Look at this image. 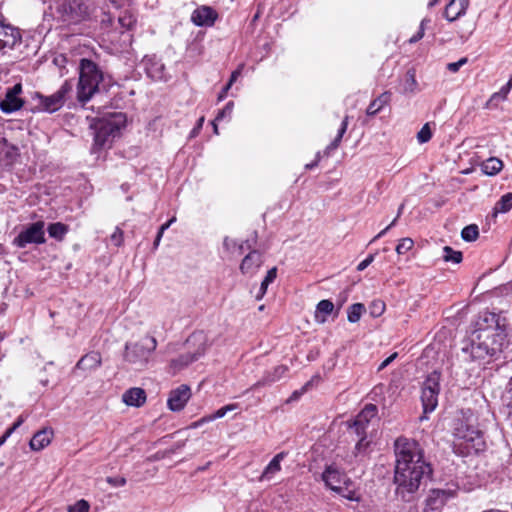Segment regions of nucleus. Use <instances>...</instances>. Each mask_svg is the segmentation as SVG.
Here are the masks:
<instances>
[{
	"label": "nucleus",
	"mask_w": 512,
	"mask_h": 512,
	"mask_svg": "<svg viewBox=\"0 0 512 512\" xmlns=\"http://www.w3.org/2000/svg\"><path fill=\"white\" fill-rule=\"evenodd\" d=\"M395 494L404 502H412L422 486L432 479L433 468L424 456V450L414 439L399 437L394 442Z\"/></svg>",
	"instance_id": "1"
},
{
	"label": "nucleus",
	"mask_w": 512,
	"mask_h": 512,
	"mask_svg": "<svg viewBox=\"0 0 512 512\" xmlns=\"http://www.w3.org/2000/svg\"><path fill=\"white\" fill-rule=\"evenodd\" d=\"M507 327V319L502 312H481L469 343L461 349L462 360L481 364L496 358L505 344Z\"/></svg>",
	"instance_id": "2"
},
{
	"label": "nucleus",
	"mask_w": 512,
	"mask_h": 512,
	"mask_svg": "<svg viewBox=\"0 0 512 512\" xmlns=\"http://www.w3.org/2000/svg\"><path fill=\"white\" fill-rule=\"evenodd\" d=\"M476 418L471 410L461 411L453 419L452 434L454 436V452L461 456H468L484 451L486 447L484 435L476 425Z\"/></svg>",
	"instance_id": "3"
},
{
	"label": "nucleus",
	"mask_w": 512,
	"mask_h": 512,
	"mask_svg": "<svg viewBox=\"0 0 512 512\" xmlns=\"http://www.w3.org/2000/svg\"><path fill=\"white\" fill-rule=\"evenodd\" d=\"M126 121L127 117L123 112H107L96 118L91 124L94 136L92 152L96 153L109 145L125 126Z\"/></svg>",
	"instance_id": "4"
},
{
	"label": "nucleus",
	"mask_w": 512,
	"mask_h": 512,
	"mask_svg": "<svg viewBox=\"0 0 512 512\" xmlns=\"http://www.w3.org/2000/svg\"><path fill=\"white\" fill-rule=\"evenodd\" d=\"M103 80V73L98 65L90 59L83 58L79 64V81L77 85V99L86 103L98 91Z\"/></svg>",
	"instance_id": "5"
},
{
	"label": "nucleus",
	"mask_w": 512,
	"mask_h": 512,
	"mask_svg": "<svg viewBox=\"0 0 512 512\" xmlns=\"http://www.w3.org/2000/svg\"><path fill=\"white\" fill-rule=\"evenodd\" d=\"M73 90V83L70 80H66L61 87L52 95L45 96L40 92H35L33 96V100L37 101L33 111L34 112H46V113H54L60 110L66 100L68 95L71 94Z\"/></svg>",
	"instance_id": "6"
},
{
	"label": "nucleus",
	"mask_w": 512,
	"mask_h": 512,
	"mask_svg": "<svg viewBox=\"0 0 512 512\" xmlns=\"http://www.w3.org/2000/svg\"><path fill=\"white\" fill-rule=\"evenodd\" d=\"M440 381L441 373L437 370H434L428 374L423 381L421 389V401L424 414L434 411L438 405Z\"/></svg>",
	"instance_id": "7"
},
{
	"label": "nucleus",
	"mask_w": 512,
	"mask_h": 512,
	"mask_svg": "<svg viewBox=\"0 0 512 512\" xmlns=\"http://www.w3.org/2000/svg\"><path fill=\"white\" fill-rule=\"evenodd\" d=\"M157 347V340L152 337H146L140 342L125 345L124 358L127 362L139 366L145 365L151 353Z\"/></svg>",
	"instance_id": "8"
},
{
	"label": "nucleus",
	"mask_w": 512,
	"mask_h": 512,
	"mask_svg": "<svg viewBox=\"0 0 512 512\" xmlns=\"http://www.w3.org/2000/svg\"><path fill=\"white\" fill-rule=\"evenodd\" d=\"M46 242L45 238V222L39 220L27 224L13 239L12 244L17 248H26L30 244L41 245Z\"/></svg>",
	"instance_id": "9"
},
{
	"label": "nucleus",
	"mask_w": 512,
	"mask_h": 512,
	"mask_svg": "<svg viewBox=\"0 0 512 512\" xmlns=\"http://www.w3.org/2000/svg\"><path fill=\"white\" fill-rule=\"evenodd\" d=\"M64 22L76 24L89 16L88 5L84 0H63L57 8Z\"/></svg>",
	"instance_id": "10"
},
{
	"label": "nucleus",
	"mask_w": 512,
	"mask_h": 512,
	"mask_svg": "<svg viewBox=\"0 0 512 512\" xmlns=\"http://www.w3.org/2000/svg\"><path fill=\"white\" fill-rule=\"evenodd\" d=\"M198 343V347L193 352L188 351L171 360V367L175 370H181L189 364L198 360L206 351L204 337L201 334H193L187 339V344Z\"/></svg>",
	"instance_id": "11"
},
{
	"label": "nucleus",
	"mask_w": 512,
	"mask_h": 512,
	"mask_svg": "<svg viewBox=\"0 0 512 512\" xmlns=\"http://www.w3.org/2000/svg\"><path fill=\"white\" fill-rule=\"evenodd\" d=\"M191 397V389L188 385L182 384L171 390L167 405L171 411H181Z\"/></svg>",
	"instance_id": "12"
},
{
	"label": "nucleus",
	"mask_w": 512,
	"mask_h": 512,
	"mask_svg": "<svg viewBox=\"0 0 512 512\" xmlns=\"http://www.w3.org/2000/svg\"><path fill=\"white\" fill-rule=\"evenodd\" d=\"M145 72L149 78L155 81H166L167 73L165 65L155 55L145 56L142 60Z\"/></svg>",
	"instance_id": "13"
},
{
	"label": "nucleus",
	"mask_w": 512,
	"mask_h": 512,
	"mask_svg": "<svg viewBox=\"0 0 512 512\" xmlns=\"http://www.w3.org/2000/svg\"><path fill=\"white\" fill-rule=\"evenodd\" d=\"M218 18V13L212 7L200 6L191 15V21L198 27L213 26Z\"/></svg>",
	"instance_id": "14"
},
{
	"label": "nucleus",
	"mask_w": 512,
	"mask_h": 512,
	"mask_svg": "<svg viewBox=\"0 0 512 512\" xmlns=\"http://www.w3.org/2000/svg\"><path fill=\"white\" fill-rule=\"evenodd\" d=\"M322 480L325 482V485L334 492H337L338 487H341L342 483H351L350 479H348L345 474L341 473L332 465L325 468L322 473Z\"/></svg>",
	"instance_id": "15"
},
{
	"label": "nucleus",
	"mask_w": 512,
	"mask_h": 512,
	"mask_svg": "<svg viewBox=\"0 0 512 512\" xmlns=\"http://www.w3.org/2000/svg\"><path fill=\"white\" fill-rule=\"evenodd\" d=\"M454 496V492L444 489H433L426 499V507L431 511L441 509Z\"/></svg>",
	"instance_id": "16"
},
{
	"label": "nucleus",
	"mask_w": 512,
	"mask_h": 512,
	"mask_svg": "<svg viewBox=\"0 0 512 512\" xmlns=\"http://www.w3.org/2000/svg\"><path fill=\"white\" fill-rule=\"evenodd\" d=\"M21 39L18 28L4 25L0 29V50L12 49Z\"/></svg>",
	"instance_id": "17"
},
{
	"label": "nucleus",
	"mask_w": 512,
	"mask_h": 512,
	"mask_svg": "<svg viewBox=\"0 0 512 512\" xmlns=\"http://www.w3.org/2000/svg\"><path fill=\"white\" fill-rule=\"evenodd\" d=\"M287 371L288 367L285 365H278L272 370L266 371L262 378L251 387V390L272 385L273 383L279 381Z\"/></svg>",
	"instance_id": "18"
},
{
	"label": "nucleus",
	"mask_w": 512,
	"mask_h": 512,
	"mask_svg": "<svg viewBox=\"0 0 512 512\" xmlns=\"http://www.w3.org/2000/svg\"><path fill=\"white\" fill-rule=\"evenodd\" d=\"M52 438L53 430L51 428H43L33 435L29 446L33 451H40L51 443Z\"/></svg>",
	"instance_id": "19"
},
{
	"label": "nucleus",
	"mask_w": 512,
	"mask_h": 512,
	"mask_svg": "<svg viewBox=\"0 0 512 512\" xmlns=\"http://www.w3.org/2000/svg\"><path fill=\"white\" fill-rule=\"evenodd\" d=\"M102 364V357L99 352L91 351L82 356L77 362L75 369L92 371L99 368Z\"/></svg>",
	"instance_id": "20"
},
{
	"label": "nucleus",
	"mask_w": 512,
	"mask_h": 512,
	"mask_svg": "<svg viewBox=\"0 0 512 512\" xmlns=\"http://www.w3.org/2000/svg\"><path fill=\"white\" fill-rule=\"evenodd\" d=\"M468 6L460 0H451L446 5L443 15L447 21L453 22L466 13Z\"/></svg>",
	"instance_id": "21"
},
{
	"label": "nucleus",
	"mask_w": 512,
	"mask_h": 512,
	"mask_svg": "<svg viewBox=\"0 0 512 512\" xmlns=\"http://www.w3.org/2000/svg\"><path fill=\"white\" fill-rule=\"evenodd\" d=\"M262 263V255L257 250H251L242 260L240 270L242 273H254Z\"/></svg>",
	"instance_id": "22"
},
{
	"label": "nucleus",
	"mask_w": 512,
	"mask_h": 512,
	"mask_svg": "<svg viewBox=\"0 0 512 512\" xmlns=\"http://www.w3.org/2000/svg\"><path fill=\"white\" fill-rule=\"evenodd\" d=\"M287 454L285 451L276 454L262 472L261 480L272 479L281 470V462L286 458Z\"/></svg>",
	"instance_id": "23"
},
{
	"label": "nucleus",
	"mask_w": 512,
	"mask_h": 512,
	"mask_svg": "<svg viewBox=\"0 0 512 512\" xmlns=\"http://www.w3.org/2000/svg\"><path fill=\"white\" fill-rule=\"evenodd\" d=\"M122 399L128 406L140 407L146 401V393L141 388H130L123 394Z\"/></svg>",
	"instance_id": "24"
},
{
	"label": "nucleus",
	"mask_w": 512,
	"mask_h": 512,
	"mask_svg": "<svg viewBox=\"0 0 512 512\" xmlns=\"http://www.w3.org/2000/svg\"><path fill=\"white\" fill-rule=\"evenodd\" d=\"M24 101L9 92H6L3 100L0 101V110L3 113L10 114L22 108Z\"/></svg>",
	"instance_id": "25"
},
{
	"label": "nucleus",
	"mask_w": 512,
	"mask_h": 512,
	"mask_svg": "<svg viewBox=\"0 0 512 512\" xmlns=\"http://www.w3.org/2000/svg\"><path fill=\"white\" fill-rule=\"evenodd\" d=\"M391 96V92H383L369 104L366 114L368 116H375L378 114L391 101Z\"/></svg>",
	"instance_id": "26"
},
{
	"label": "nucleus",
	"mask_w": 512,
	"mask_h": 512,
	"mask_svg": "<svg viewBox=\"0 0 512 512\" xmlns=\"http://www.w3.org/2000/svg\"><path fill=\"white\" fill-rule=\"evenodd\" d=\"M512 89V76L509 81L500 89V91L495 92L491 95L489 100L486 103V108H493L498 105L499 102L504 101L507 98V95Z\"/></svg>",
	"instance_id": "27"
},
{
	"label": "nucleus",
	"mask_w": 512,
	"mask_h": 512,
	"mask_svg": "<svg viewBox=\"0 0 512 512\" xmlns=\"http://www.w3.org/2000/svg\"><path fill=\"white\" fill-rule=\"evenodd\" d=\"M502 168L503 162L496 157H490L481 164L482 172L489 176L498 174Z\"/></svg>",
	"instance_id": "28"
},
{
	"label": "nucleus",
	"mask_w": 512,
	"mask_h": 512,
	"mask_svg": "<svg viewBox=\"0 0 512 512\" xmlns=\"http://www.w3.org/2000/svg\"><path fill=\"white\" fill-rule=\"evenodd\" d=\"M49 236L57 241H63L69 232V226L62 222L51 223L47 227Z\"/></svg>",
	"instance_id": "29"
},
{
	"label": "nucleus",
	"mask_w": 512,
	"mask_h": 512,
	"mask_svg": "<svg viewBox=\"0 0 512 512\" xmlns=\"http://www.w3.org/2000/svg\"><path fill=\"white\" fill-rule=\"evenodd\" d=\"M334 304L332 301L328 299L321 300L316 306V321L319 323H324L326 321V316L330 315L333 312Z\"/></svg>",
	"instance_id": "30"
},
{
	"label": "nucleus",
	"mask_w": 512,
	"mask_h": 512,
	"mask_svg": "<svg viewBox=\"0 0 512 512\" xmlns=\"http://www.w3.org/2000/svg\"><path fill=\"white\" fill-rule=\"evenodd\" d=\"M347 126H348V116H345L341 123V126L338 130L337 136L325 149V152L327 154H329L331 151L336 150L339 147L341 140L343 138V135L345 134V132L347 130Z\"/></svg>",
	"instance_id": "31"
},
{
	"label": "nucleus",
	"mask_w": 512,
	"mask_h": 512,
	"mask_svg": "<svg viewBox=\"0 0 512 512\" xmlns=\"http://www.w3.org/2000/svg\"><path fill=\"white\" fill-rule=\"evenodd\" d=\"M512 208V193H506L496 202L494 206V213H506Z\"/></svg>",
	"instance_id": "32"
},
{
	"label": "nucleus",
	"mask_w": 512,
	"mask_h": 512,
	"mask_svg": "<svg viewBox=\"0 0 512 512\" xmlns=\"http://www.w3.org/2000/svg\"><path fill=\"white\" fill-rule=\"evenodd\" d=\"M365 310V306L362 303L352 304L347 310L348 321L350 323H357Z\"/></svg>",
	"instance_id": "33"
},
{
	"label": "nucleus",
	"mask_w": 512,
	"mask_h": 512,
	"mask_svg": "<svg viewBox=\"0 0 512 512\" xmlns=\"http://www.w3.org/2000/svg\"><path fill=\"white\" fill-rule=\"evenodd\" d=\"M443 260L445 262H452L454 264H459L463 260V255L461 251L454 250L450 246H445L443 248Z\"/></svg>",
	"instance_id": "34"
},
{
	"label": "nucleus",
	"mask_w": 512,
	"mask_h": 512,
	"mask_svg": "<svg viewBox=\"0 0 512 512\" xmlns=\"http://www.w3.org/2000/svg\"><path fill=\"white\" fill-rule=\"evenodd\" d=\"M369 424L364 422L363 420L355 417L351 424H349V429L351 432L356 434L358 437H367V429Z\"/></svg>",
	"instance_id": "35"
},
{
	"label": "nucleus",
	"mask_w": 512,
	"mask_h": 512,
	"mask_svg": "<svg viewBox=\"0 0 512 512\" xmlns=\"http://www.w3.org/2000/svg\"><path fill=\"white\" fill-rule=\"evenodd\" d=\"M479 236V229L476 224H470L461 231V237L466 242L475 241Z\"/></svg>",
	"instance_id": "36"
},
{
	"label": "nucleus",
	"mask_w": 512,
	"mask_h": 512,
	"mask_svg": "<svg viewBox=\"0 0 512 512\" xmlns=\"http://www.w3.org/2000/svg\"><path fill=\"white\" fill-rule=\"evenodd\" d=\"M376 415L377 407L374 404H367L356 417L370 425L371 419L376 417Z\"/></svg>",
	"instance_id": "37"
},
{
	"label": "nucleus",
	"mask_w": 512,
	"mask_h": 512,
	"mask_svg": "<svg viewBox=\"0 0 512 512\" xmlns=\"http://www.w3.org/2000/svg\"><path fill=\"white\" fill-rule=\"evenodd\" d=\"M136 22V18L129 11H124L118 17V23L122 28L131 29Z\"/></svg>",
	"instance_id": "38"
},
{
	"label": "nucleus",
	"mask_w": 512,
	"mask_h": 512,
	"mask_svg": "<svg viewBox=\"0 0 512 512\" xmlns=\"http://www.w3.org/2000/svg\"><path fill=\"white\" fill-rule=\"evenodd\" d=\"M25 421V418L23 415H20L17 420L14 422V424L6 430V432L0 437V446H2L6 440L10 437V435L22 425V423Z\"/></svg>",
	"instance_id": "39"
},
{
	"label": "nucleus",
	"mask_w": 512,
	"mask_h": 512,
	"mask_svg": "<svg viewBox=\"0 0 512 512\" xmlns=\"http://www.w3.org/2000/svg\"><path fill=\"white\" fill-rule=\"evenodd\" d=\"M414 246V241L411 238H402L396 246V252L401 255L411 250Z\"/></svg>",
	"instance_id": "40"
},
{
	"label": "nucleus",
	"mask_w": 512,
	"mask_h": 512,
	"mask_svg": "<svg viewBox=\"0 0 512 512\" xmlns=\"http://www.w3.org/2000/svg\"><path fill=\"white\" fill-rule=\"evenodd\" d=\"M369 445L370 441L367 440V437H359V440L355 445L354 455L358 457L359 455L367 454Z\"/></svg>",
	"instance_id": "41"
},
{
	"label": "nucleus",
	"mask_w": 512,
	"mask_h": 512,
	"mask_svg": "<svg viewBox=\"0 0 512 512\" xmlns=\"http://www.w3.org/2000/svg\"><path fill=\"white\" fill-rule=\"evenodd\" d=\"M238 408V404H228L218 409L214 414L209 416L208 420H215L224 417L229 411H233Z\"/></svg>",
	"instance_id": "42"
},
{
	"label": "nucleus",
	"mask_w": 512,
	"mask_h": 512,
	"mask_svg": "<svg viewBox=\"0 0 512 512\" xmlns=\"http://www.w3.org/2000/svg\"><path fill=\"white\" fill-rule=\"evenodd\" d=\"M345 487H338L337 492L339 495H341L343 498L350 500V501H359L360 498L356 496V493L354 490H351L348 488V484H345Z\"/></svg>",
	"instance_id": "43"
},
{
	"label": "nucleus",
	"mask_w": 512,
	"mask_h": 512,
	"mask_svg": "<svg viewBox=\"0 0 512 512\" xmlns=\"http://www.w3.org/2000/svg\"><path fill=\"white\" fill-rule=\"evenodd\" d=\"M432 137V131L428 123L424 124L420 131L417 133L418 142L423 144L428 142Z\"/></svg>",
	"instance_id": "44"
},
{
	"label": "nucleus",
	"mask_w": 512,
	"mask_h": 512,
	"mask_svg": "<svg viewBox=\"0 0 512 512\" xmlns=\"http://www.w3.org/2000/svg\"><path fill=\"white\" fill-rule=\"evenodd\" d=\"M233 108H234V102L233 101L227 102L226 105L221 110H219L218 114L215 117V121H221L225 117H230L232 114Z\"/></svg>",
	"instance_id": "45"
},
{
	"label": "nucleus",
	"mask_w": 512,
	"mask_h": 512,
	"mask_svg": "<svg viewBox=\"0 0 512 512\" xmlns=\"http://www.w3.org/2000/svg\"><path fill=\"white\" fill-rule=\"evenodd\" d=\"M257 238H258L257 232L254 231L250 238H248L247 240H245L244 242L239 244V246H238L239 253H242L245 249L253 250L252 248L256 244Z\"/></svg>",
	"instance_id": "46"
},
{
	"label": "nucleus",
	"mask_w": 512,
	"mask_h": 512,
	"mask_svg": "<svg viewBox=\"0 0 512 512\" xmlns=\"http://www.w3.org/2000/svg\"><path fill=\"white\" fill-rule=\"evenodd\" d=\"M90 504L84 500H78L74 505L69 506L68 512H89Z\"/></svg>",
	"instance_id": "47"
},
{
	"label": "nucleus",
	"mask_w": 512,
	"mask_h": 512,
	"mask_svg": "<svg viewBox=\"0 0 512 512\" xmlns=\"http://www.w3.org/2000/svg\"><path fill=\"white\" fill-rule=\"evenodd\" d=\"M430 22V19H427V18H424L421 23H420V26H419V30L417 31V33L415 35H413L410 39H409V42L410 43H416L418 42L419 40H421L425 34V28H426V24Z\"/></svg>",
	"instance_id": "48"
},
{
	"label": "nucleus",
	"mask_w": 512,
	"mask_h": 512,
	"mask_svg": "<svg viewBox=\"0 0 512 512\" xmlns=\"http://www.w3.org/2000/svg\"><path fill=\"white\" fill-rule=\"evenodd\" d=\"M505 393L507 398V408L509 410V415L512 417V375L510 376L506 386Z\"/></svg>",
	"instance_id": "49"
},
{
	"label": "nucleus",
	"mask_w": 512,
	"mask_h": 512,
	"mask_svg": "<svg viewBox=\"0 0 512 512\" xmlns=\"http://www.w3.org/2000/svg\"><path fill=\"white\" fill-rule=\"evenodd\" d=\"M110 240L113 245L120 247L123 243V231L119 227H116L115 231L110 236Z\"/></svg>",
	"instance_id": "50"
},
{
	"label": "nucleus",
	"mask_w": 512,
	"mask_h": 512,
	"mask_svg": "<svg viewBox=\"0 0 512 512\" xmlns=\"http://www.w3.org/2000/svg\"><path fill=\"white\" fill-rule=\"evenodd\" d=\"M403 208H404V204H401V205H400V207H399V209H398L397 216L394 218V220H393V221H392V222H391V223H390V224H389L385 229H383L381 232H379V233H378V234L373 238V240H372V241H375V240H377V239H379V238L383 237V236L387 233V231H388L391 227H393V226L396 224V221H397V219L400 217V215H401V213H402V211H403Z\"/></svg>",
	"instance_id": "51"
},
{
	"label": "nucleus",
	"mask_w": 512,
	"mask_h": 512,
	"mask_svg": "<svg viewBox=\"0 0 512 512\" xmlns=\"http://www.w3.org/2000/svg\"><path fill=\"white\" fill-rule=\"evenodd\" d=\"M468 62L467 57L459 59L457 62H451L447 64V69L450 72L456 73L459 69Z\"/></svg>",
	"instance_id": "52"
},
{
	"label": "nucleus",
	"mask_w": 512,
	"mask_h": 512,
	"mask_svg": "<svg viewBox=\"0 0 512 512\" xmlns=\"http://www.w3.org/2000/svg\"><path fill=\"white\" fill-rule=\"evenodd\" d=\"M107 483H109L112 487H122L126 484V479L121 476H115V477H107L106 478Z\"/></svg>",
	"instance_id": "53"
},
{
	"label": "nucleus",
	"mask_w": 512,
	"mask_h": 512,
	"mask_svg": "<svg viewBox=\"0 0 512 512\" xmlns=\"http://www.w3.org/2000/svg\"><path fill=\"white\" fill-rule=\"evenodd\" d=\"M374 258H375V255L374 254H370L366 257V259H364L363 261H361L358 266H357V270L358 271H363L365 270L373 261H374Z\"/></svg>",
	"instance_id": "54"
},
{
	"label": "nucleus",
	"mask_w": 512,
	"mask_h": 512,
	"mask_svg": "<svg viewBox=\"0 0 512 512\" xmlns=\"http://www.w3.org/2000/svg\"><path fill=\"white\" fill-rule=\"evenodd\" d=\"M309 386V383H306L305 386L302 387L301 390L294 391L291 396L287 399V403H290L292 401H296L300 398V396L306 391L307 387Z\"/></svg>",
	"instance_id": "55"
},
{
	"label": "nucleus",
	"mask_w": 512,
	"mask_h": 512,
	"mask_svg": "<svg viewBox=\"0 0 512 512\" xmlns=\"http://www.w3.org/2000/svg\"><path fill=\"white\" fill-rule=\"evenodd\" d=\"M205 119L204 117H200L196 123V125L194 126V128L191 130V133H190V136L191 137H195L199 134V132L201 131L202 127H203V123H204Z\"/></svg>",
	"instance_id": "56"
},
{
	"label": "nucleus",
	"mask_w": 512,
	"mask_h": 512,
	"mask_svg": "<svg viewBox=\"0 0 512 512\" xmlns=\"http://www.w3.org/2000/svg\"><path fill=\"white\" fill-rule=\"evenodd\" d=\"M277 276V268L273 267L270 270H268L265 278L263 279L266 283L271 284Z\"/></svg>",
	"instance_id": "57"
},
{
	"label": "nucleus",
	"mask_w": 512,
	"mask_h": 512,
	"mask_svg": "<svg viewBox=\"0 0 512 512\" xmlns=\"http://www.w3.org/2000/svg\"><path fill=\"white\" fill-rule=\"evenodd\" d=\"M384 308H385V305L384 303H373V309L374 311H372V314L374 316H379L382 314V312L384 311Z\"/></svg>",
	"instance_id": "58"
},
{
	"label": "nucleus",
	"mask_w": 512,
	"mask_h": 512,
	"mask_svg": "<svg viewBox=\"0 0 512 512\" xmlns=\"http://www.w3.org/2000/svg\"><path fill=\"white\" fill-rule=\"evenodd\" d=\"M396 357L397 353H393L392 355H390L380 364L378 370H383L384 368H386Z\"/></svg>",
	"instance_id": "59"
},
{
	"label": "nucleus",
	"mask_w": 512,
	"mask_h": 512,
	"mask_svg": "<svg viewBox=\"0 0 512 512\" xmlns=\"http://www.w3.org/2000/svg\"><path fill=\"white\" fill-rule=\"evenodd\" d=\"M7 92L19 97L22 92V85L20 83L15 84L12 88L8 89Z\"/></svg>",
	"instance_id": "60"
},
{
	"label": "nucleus",
	"mask_w": 512,
	"mask_h": 512,
	"mask_svg": "<svg viewBox=\"0 0 512 512\" xmlns=\"http://www.w3.org/2000/svg\"><path fill=\"white\" fill-rule=\"evenodd\" d=\"M223 245L224 247L227 249V250H230L231 248H234V247H238L239 245L236 243V241H234L233 239H230L228 237H225L224 239V242H223Z\"/></svg>",
	"instance_id": "61"
},
{
	"label": "nucleus",
	"mask_w": 512,
	"mask_h": 512,
	"mask_svg": "<svg viewBox=\"0 0 512 512\" xmlns=\"http://www.w3.org/2000/svg\"><path fill=\"white\" fill-rule=\"evenodd\" d=\"M269 284L266 283L264 280L262 281L261 283V286H260V289H259V293L257 294L256 296V299L257 300H260L266 293L267 291V288H268Z\"/></svg>",
	"instance_id": "62"
},
{
	"label": "nucleus",
	"mask_w": 512,
	"mask_h": 512,
	"mask_svg": "<svg viewBox=\"0 0 512 512\" xmlns=\"http://www.w3.org/2000/svg\"><path fill=\"white\" fill-rule=\"evenodd\" d=\"M241 74V68H238L236 70H234L232 73H231V76H230V79L228 81L227 84L229 85H233V83L237 80V78L240 76Z\"/></svg>",
	"instance_id": "63"
},
{
	"label": "nucleus",
	"mask_w": 512,
	"mask_h": 512,
	"mask_svg": "<svg viewBox=\"0 0 512 512\" xmlns=\"http://www.w3.org/2000/svg\"><path fill=\"white\" fill-rule=\"evenodd\" d=\"M231 87H232L231 85L226 84V85L222 88L221 92H220V93H219V95H218V101H222V100L226 97L227 92L229 91V89H230Z\"/></svg>",
	"instance_id": "64"
}]
</instances>
